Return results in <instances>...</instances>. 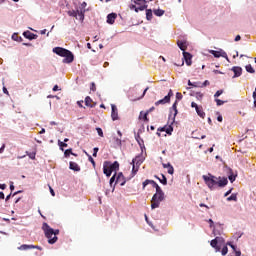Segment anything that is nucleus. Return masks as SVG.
I'll return each instance as SVG.
<instances>
[{"instance_id":"ddd939ff","label":"nucleus","mask_w":256,"mask_h":256,"mask_svg":"<svg viewBox=\"0 0 256 256\" xmlns=\"http://www.w3.org/2000/svg\"><path fill=\"white\" fill-rule=\"evenodd\" d=\"M23 36L25 39H29V41H33V39H37V34H33L31 31H25L23 32Z\"/></svg>"},{"instance_id":"f8f14e48","label":"nucleus","mask_w":256,"mask_h":256,"mask_svg":"<svg viewBox=\"0 0 256 256\" xmlns=\"http://www.w3.org/2000/svg\"><path fill=\"white\" fill-rule=\"evenodd\" d=\"M231 71H233L234 73V78L235 77H241V75L243 74V68L239 67V66H234L232 67Z\"/></svg>"},{"instance_id":"20e7f679","label":"nucleus","mask_w":256,"mask_h":256,"mask_svg":"<svg viewBox=\"0 0 256 256\" xmlns=\"http://www.w3.org/2000/svg\"><path fill=\"white\" fill-rule=\"evenodd\" d=\"M143 161H145V158H143L142 155H138L132 160L131 165H132L133 175L137 174V171H139V167H141V164L143 163Z\"/></svg>"},{"instance_id":"393cba45","label":"nucleus","mask_w":256,"mask_h":256,"mask_svg":"<svg viewBox=\"0 0 256 256\" xmlns=\"http://www.w3.org/2000/svg\"><path fill=\"white\" fill-rule=\"evenodd\" d=\"M146 19L147 21H151V19H153V11L151 9L146 10Z\"/></svg>"},{"instance_id":"f03ea898","label":"nucleus","mask_w":256,"mask_h":256,"mask_svg":"<svg viewBox=\"0 0 256 256\" xmlns=\"http://www.w3.org/2000/svg\"><path fill=\"white\" fill-rule=\"evenodd\" d=\"M42 231H44V235L46 239H48V243L50 245H55V243H57V240L59 239L57 238V235H59V229L54 230L49 226V224H47V222H44L42 224Z\"/></svg>"},{"instance_id":"c9c22d12","label":"nucleus","mask_w":256,"mask_h":256,"mask_svg":"<svg viewBox=\"0 0 256 256\" xmlns=\"http://www.w3.org/2000/svg\"><path fill=\"white\" fill-rule=\"evenodd\" d=\"M227 201H237V194H231V196L227 198Z\"/></svg>"},{"instance_id":"c85d7f7f","label":"nucleus","mask_w":256,"mask_h":256,"mask_svg":"<svg viewBox=\"0 0 256 256\" xmlns=\"http://www.w3.org/2000/svg\"><path fill=\"white\" fill-rule=\"evenodd\" d=\"M157 178L159 179L160 183H162V185H167V177H165V175L162 174V179L159 177Z\"/></svg>"},{"instance_id":"864d4df0","label":"nucleus","mask_w":256,"mask_h":256,"mask_svg":"<svg viewBox=\"0 0 256 256\" xmlns=\"http://www.w3.org/2000/svg\"><path fill=\"white\" fill-rule=\"evenodd\" d=\"M93 157H97V153H99V148L98 147H95L94 149H93Z\"/></svg>"},{"instance_id":"6ab92c4d","label":"nucleus","mask_w":256,"mask_h":256,"mask_svg":"<svg viewBox=\"0 0 256 256\" xmlns=\"http://www.w3.org/2000/svg\"><path fill=\"white\" fill-rule=\"evenodd\" d=\"M85 105L86 107H91V108L95 107V103L93 102V99H91V97L89 96L85 98Z\"/></svg>"},{"instance_id":"7ed1b4c3","label":"nucleus","mask_w":256,"mask_h":256,"mask_svg":"<svg viewBox=\"0 0 256 256\" xmlns=\"http://www.w3.org/2000/svg\"><path fill=\"white\" fill-rule=\"evenodd\" d=\"M53 53H56V55H59V57H65L63 63H73V61L75 60L73 52L65 48L55 47L53 48Z\"/></svg>"},{"instance_id":"7c9ffc66","label":"nucleus","mask_w":256,"mask_h":256,"mask_svg":"<svg viewBox=\"0 0 256 256\" xmlns=\"http://www.w3.org/2000/svg\"><path fill=\"white\" fill-rule=\"evenodd\" d=\"M58 145H59L61 151H64L63 147H68L67 143L62 142L61 140L58 141Z\"/></svg>"},{"instance_id":"473e14b6","label":"nucleus","mask_w":256,"mask_h":256,"mask_svg":"<svg viewBox=\"0 0 256 256\" xmlns=\"http://www.w3.org/2000/svg\"><path fill=\"white\" fill-rule=\"evenodd\" d=\"M215 102H216V105H217L218 107H221V105H225V101H223V100H221V99H219V98H216V99H215Z\"/></svg>"},{"instance_id":"c756f323","label":"nucleus","mask_w":256,"mask_h":256,"mask_svg":"<svg viewBox=\"0 0 256 256\" xmlns=\"http://www.w3.org/2000/svg\"><path fill=\"white\" fill-rule=\"evenodd\" d=\"M135 139H136L138 145H141V143H145V141H143V138H141V135H139V134H137L135 136Z\"/></svg>"},{"instance_id":"412c9836","label":"nucleus","mask_w":256,"mask_h":256,"mask_svg":"<svg viewBox=\"0 0 256 256\" xmlns=\"http://www.w3.org/2000/svg\"><path fill=\"white\" fill-rule=\"evenodd\" d=\"M77 16H78V18H76V19H79V21H84L85 10H77Z\"/></svg>"},{"instance_id":"052dcab7","label":"nucleus","mask_w":256,"mask_h":256,"mask_svg":"<svg viewBox=\"0 0 256 256\" xmlns=\"http://www.w3.org/2000/svg\"><path fill=\"white\" fill-rule=\"evenodd\" d=\"M85 7H87V2H83L81 4V9L80 10L85 11Z\"/></svg>"},{"instance_id":"79ce46f5","label":"nucleus","mask_w":256,"mask_h":256,"mask_svg":"<svg viewBox=\"0 0 256 256\" xmlns=\"http://www.w3.org/2000/svg\"><path fill=\"white\" fill-rule=\"evenodd\" d=\"M90 90L93 91V92L97 91V86L95 85V82L91 83Z\"/></svg>"},{"instance_id":"9d476101","label":"nucleus","mask_w":256,"mask_h":256,"mask_svg":"<svg viewBox=\"0 0 256 256\" xmlns=\"http://www.w3.org/2000/svg\"><path fill=\"white\" fill-rule=\"evenodd\" d=\"M111 117H112V121H117V119H119V111L117 110V106H115V104L111 105Z\"/></svg>"},{"instance_id":"603ef678","label":"nucleus","mask_w":256,"mask_h":256,"mask_svg":"<svg viewBox=\"0 0 256 256\" xmlns=\"http://www.w3.org/2000/svg\"><path fill=\"white\" fill-rule=\"evenodd\" d=\"M139 147H140V149H141V151H142V153L145 151V142H141L140 144H139Z\"/></svg>"},{"instance_id":"2f4dec72","label":"nucleus","mask_w":256,"mask_h":256,"mask_svg":"<svg viewBox=\"0 0 256 256\" xmlns=\"http://www.w3.org/2000/svg\"><path fill=\"white\" fill-rule=\"evenodd\" d=\"M85 155H87L88 161H90V163H92V165L95 167V160L93 159V157L87 152H85Z\"/></svg>"},{"instance_id":"c03bdc74","label":"nucleus","mask_w":256,"mask_h":256,"mask_svg":"<svg viewBox=\"0 0 256 256\" xmlns=\"http://www.w3.org/2000/svg\"><path fill=\"white\" fill-rule=\"evenodd\" d=\"M196 99H198V101H201V99H203V93L197 92L196 93Z\"/></svg>"},{"instance_id":"3c124183","label":"nucleus","mask_w":256,"mask_h":256,"mask_svg":"<svg viewBox=\"0 0 256 256\" xmlns=\"http://www.w3.org/2000/svg\"><path fill=\"white\" fill-rule=\"evenodd\" d=\"M226 245H229L233 251H237V247H235V245H233L231 242H227Z\"/></svg>"},{"instance_id":"0eeeda50","label":"nucleus","mask_w":256,"mask_h":256,"mask_svg":"<svg viewBox=\"0 0 256 256\" xmlns=\"http://www.w3.org/2000/svg\"><path fill=\"white\" fill-rule=\"evenodd\" d=\"M191 107L195 109L197 115L201 117V119H205V112L203 111V106L197 105V103L192 102Z\"/></svg>"},{"instance_id":"a211bd4d","label":"nucleus","mask_w":256,"mask_h":256,"mask_svg":"<svg viewBox=\"0 0 256 256\" xmlns=\"http://www.w3.org/2000/svg\"><path fill=\"white\" fill-rule=\"evenodd\" d=\"M162 165H163L164 169H168L169 175H173V173H175V169L173 168L171 163L162 164Z\"/></svg>"},{"instance_id":"cd10ccee","label":"nucleus","mask_w":256,"mask_h":256,"mask_svg":"<svg viewBox=\"0 0 256 256\" xmlns=\"http://www.w3.org/2000/svg\"><path fill=\"white\" fill-rule=\"evenodd\" d=\"M121 181H125V178L123 177V173H119L116 177V183H121Z\"/></svg>"},{"instance_id":"a878e982","label":"nucleus","mask_w":256,"mask_h":256,"mask_svg":"<svg viewBox=\"0 0 256 256\" xmlns=\"http://www.w3.org/2000/svg\"><path fill=\"white\" fill-rule=\"evenodd\" d=\"M20 251H27V249H33V245L23 244L18 248Z\"/></svg>"},{"instance_id":"09e8293b","label":"nucleus","mask_w":256,"mask_h":256,"mask_svg":"<svg viewBox=\"0 0 256 256\" xmlns=\"http://www.w3.org/2000/svg\"><path fill=\"white\" fill-rule=\"evenodd\" d=\"M96 131H97L99 137H103V129H101V128H96Z\"/></svg>"},{"instance_id":"49530a36","label":"nucleus","mask_w":256,"mask_h":256,"mask_svg":"<svg viewBox=\"0 0 256 256\" xmlns=\"http://www.w3.org/2000/svg\"><path fill=\"white\" fill-rule=\"evenodd\" d=\"M208 85H211V83L209 82V80H205L203 82V84L200 83V87H207Z\"/></svg>"},{"instance_id":"5fc2aeb1","label":"nucleus","mask_w":256,"mask_h":256,"mask_svg":"<svg viewBox=\"0 0 256 256\" xmlns=\"http://www.w3.org/2000/svg\"><path fill=\"white\" fill-rule=\"evenodd\" d=\"M152 187H154V189H157V187H159V184H157V182H155L154 180L151 181Z\"/></svg>"},{"instance_id":"4be33fe9","label":"nucleus","mask_w":256,"mask_h":256,"mask_svg":"<svg viewBox=\"0 0 256 256\" xmlns=\"http://www.w3.org/2000/svg\"><path fill=\"white\" fill-rule=\"evenodd\" d=\"M70 155L77 157V154L73 153V149H71V148L65 150V152H64V157L69 158Z\"/></svg>"},{"instance_id":"bb28decb","label":"nucleus","mask_w":256,"mask_h":256,"mask_svg":"<svg viewBox=\"0 0 256 256\" xmlns=\"http://www.w3.org/2000/svg\"><path fill=\"white\" fill-rule=\"evenodd\" d=\"M245 69L247 73H255V69H253V66H251V64L246 65Z\"/></svg>"},{"instance_id":"ea45409f","label":"nucleus","mask_w":256,"mask_h":256,"mask_svg":"<svg viewBox=\"0 0 256 256\" xmlns=\"http://www.w3.org/2000/svg\"><path fill=\"white\" fill-rule=\"evenodd\" d=\"M172 109L175 111L174 117H176L177 116V101H175L174 104L172 105Z\"/></svg>"},{"instance_id":"e2e57ef3","label":"nucleus","mask_w":256,"mask_h":256,"mask_svg":"<svg viewBox=\"0 0 256 256\" xmlns=\"http://www.w3.org/2000/svg\"><path fill=\"white\" fill-rule=\"evenodd\" d=\"M50 189V193L52 195V197H55V190H53V188L51 186H49Z\"/></svg>"},{"instance_id":"338daca9","label":"nucleus","mask_w":256,"mask_h":256,"mask_svg":"<svg viewBox=\"0 0 256 256\" xmlns=\"http://www.w3.org/2000/svg\"><path fill=\"white\" fill-rule=\"evenodd\" d=\"M129 7H130V9H131V10H133V9H134L135 11H136V9H138V8H139V7L135 6L134 4H131Z\"/></svg>"},{"instance_id":"69168bd1","label":"nucleus","mask_w":256,"mask_h":256,"mask_svg":"<svg viewBox=\"0 0 256 256\" xmlns=\"http://www.w3.org/2000/svg\"><path fill=\"white\" fill-rule=\"evenodd\" d=\"M149 115V113L145 112L143 119L144 121H149V118H147V116Z\"/></svg>"},{"instance_id":"6e6552de","label":"nucleus","mask_w":256,"mask_h":256,"mask_svg":"<svg viewBox=\"0 0 256 256\" xmlns=\"http://www.w3.org/2000/svg\"><path fill=\"white\" fill-rule=\"evenodd\" d=\"M135 5H139L138 8H136V13H139V11H145V8L147 7V0H134Z\"/></svg>"},{"instance_id":"5701e85b","label":"nucleus","mask_w":256,"mask_h":256,"mask_svg":"<svg viewBox=\"0 0 256 256\" xmlns=\"http://www.w3.org/2000/svg\"><path fill=\"white\" fill-rule=\"evenodd\" d=\"M154 15H156V17H163V15H165V10L156 9L154 10Z\"/></svg>"},{"instance_id":"8fccbe9b","label":"nucleus","mask_w":256,"mask_h":256,"mask_svg":"<svg viewBox=\"0 0 256 256\" xmlns=\"http://www.w3.org/2000/svg\"><path fill=\"white\" fill-rule=\"evenodd\" d=\"M160 131H166V126H164L162 128H158V132H157L158 137H161Z\"/></svg>"},{"instance_id":"aec40b11","label":"nucleus","mask_w":256,"mask_h":256,"mask_svg":"<svg viewBox=\"0 0 256 256\" xmlns=\"http://www.w3.org/2000/svg\"><path fill=\"white\" fill-rule=\"evenodd\" d=\"M112 172L115 171V173H117V171H119V162L115 161L114 163L110 164L108 166Z\"/></svg>"},{"instance_id":"72a5a7b5","label":"nucleus","mask_w":256,"mask_h":256,"mask_svg":"<svg viewBox=\"0 0 256 256\" xmlns=\"http://www.w3.org/2000/svg\"><path fill=\"white\" fill-rule=\"evenodd\" d=\"M165 133H167V135H171V133H173V126H166Z\"/></svg>"},{"instance_id":"a18cd8bd","label":"nucleus","mask_w":256,"mask_h":256,"mask_svg":"<svg viewBox=\"0 0 256 256\" xmlns=\"http://www.w3.org/2000/svg\"><path fill=\"white\" fill-rule=\"evenodd\" d=\"M236 178H237V176H235V175H233V174H231V175L228 176V179H229V181H230L231 183H233Z\"/></svg>"},{"instance_id":"423d86ee","label":"nucleus","mask_w":256,"mask_h":256,"mask_svg":"<svg viewBox=\"0 0 256 256\" xmlns=\"http://www.w3.org/2000/svg\"><path fill=\"white\" fill-rule=\"evenodd\" d=\"M209 53L213 55L216 59H219V57H223L224 59L229 60V57L227 56V52L220 50H209Z\"/></svg>"},{"instance_id":"4d7b16f0","label":"nucleus","mask_w":256,"mask_h":256,"mask_svg":"<svg viewBox=\"0 0 256 256\" xmlns=\"http://www.w3.org/2000/svg\"><path fill=\"white\" fill-rule=\"evenodd\" d=\"M147 91H149V87H147V88L143 91L141 97H139L138 99H143V97H145V94L147 93Z\"/></svg>"},{"instance_id":"13d9d810","label":"nucleus","mask_w":256,"mask_h":256,"mask_svg":"<svg viewBox=\"0 0 256 256\" xmlns=\"http://www.w3.org/2000/svg\"><path fill=\"white\" fill-rule=\"evenodd\" d=\"M35 155H36L35 152L28 153V157H30L31 159H35Z\"/></svg>"},{"instance_id":"37998d69","label":"nucleus","mask_w":256,"mask_h":256,"mask_svg":"<svg viewBox=\"0 0 256 256\" xmlns=\"http://www.w3.org/2000/svg\"><path fill=\"white\" fill-rule=\"evenodd\" d=\"M153 180H145L144 182H143V189H145L146 187H147V185H151V182H152Z\"/></svg>"},{"instance_id":"dca6fc26","label":"nucleus","mask_w":256,"mask_h":256,"mask_svg":"<svg viewBox=\"0 0 256 256\" xmlns=\"http://www.w3.org/2000/svg\"><path fill=\"white\" fill-rule=\"evenodd\" d=\"M107 163L108 162H105V164L103 166V173H104V175H106V177H111V173H113V172H112L111 168L109 166H107Z\"/></svg>"},{"instance_id":"f3484780","label":"nucleus","mask_w":256,"mask_h":256,"mask_svg":"<svg viewBox=\"0 0 256 256\" xmlns=\"http://www.w3.org/2000/svg\"><path fill=\"white\" fill-rule=\"evenodd\" d=\"M69 169H71L72 171H81V167L79 166V164L72 161L69 163Z\"/></svg>"},{"instance_id":"774afa93","label":"nucleus","mask_w":256,"mask_h":256,"mask_svg":"<svg viewBox=\"0 0 256 256\" xmlns=\"http://www.w3.org/2000/svg\"><path fill=\"white\" fill-rule=\"evenodd\" d=\"M254 107H256V92H253Z\"/></svg>"},{"instance_id":"e433bc0d","label":"nucleus","mask_w":256,"mask_h":256,"mask_svg":"<svg viewBox=\"0 0 256 256\" xmlns=\"http://www.w3.org/2000/svg\"><path fill=\"white\" fill-rule=\"evenodd\" d=\"M215 239L217 240V243L220 246H221L222 243H225V239H223V237H216Z\"/></svg>"},{"instance_id":"1a4fd4ad","label":"nucleus","mask_w":256,"mask_h":256,"mask_svg":"<svg viewBox=\"0 0 256 256\" xmlns=\"http://www.w3.org/2000/svg\"><path fill=\"white\" fill-rule=\"evenodd\" d=\"M171 95H173V91L170 90L167 96L155 102L156 107L159 105H165L166 103H169V101H171Z\"/></svg>"},{"instance_id":"58836bf2","label":"nucleus","mask_w":256,"mask_h":256,"mask_svg":"<svg viewBox=\"0 0 256 256\" xmlns=\"http://www.w3.org/2000/svg\"><path fill=\"white\" fill-rule=\"evenodd\" d=\"M156 194H158V195H165V193L163 192V190L161 189L160 186H158V187L156 188Z\"/></svg>"},{"instance_id":"6e6d98bb","label":"nucleus","mask_w":256,"mask_h":256,"mask_svg":"<svg viewBox=\"0 0 256 256\" xmlns=\"http://www.w3.org/2000/svg\"><path fill=\"white\" fill-rule=\"evenodd\" d=\"M115 177H117V173H115L111 179H110V185H112L115 182Z\"/></svg>"},{"instance_id":"4468645a","label":"nucleus","mask_w":256,"mask_h":256,"mask_svg":"<svg viewBox=\"0 0 256 256\" xmlns=\"http://www.w3.org/2000/svg\"><path fill=\"white\" fill-rule=\"evenodd\" d=\"M210 245H211V247H213V249H215L216 253H219V251H221V246L217 242L216 238L211 240Z\"/></svg>"},{"instance_id":"680f3d73","label":"nucleus","mask_w":256,"mask_h":256,"mask_svg":"<svg viewBox=\"0 0 256 256\" xmlns=\"http://www.w3.org/2000/svg\"><path fill=\"white\" fill-rule=\"evenodd\" d=\"M192 87H201V82L192 83Z\"/></svg>"},{"instance_id":"bf43d9fd","label":"nucleus","mask_w":256,"mask_h":256,"mask_svg":"<svg viewBox=\"0 0 256 256\" xmlns=\"http://www.w3.org/2000/svg\"><path fill=\"white\" fill-rule=\"evenodd\" d=\"M233 191V188H231L230 190H228L225 194H224V197H229V195H231Z\"/></svg>"},{"instance_id":"39448f33","label":"nucleus","mask_w":256,"mask_h":256,"mask_svg":"<svg viewBox=\"0 0 256 256\" xmlns=\"http://www.w3.org/2000/svg\"><path fill=\"white\" fill-rule=\"evenodd\" d=\"M165 200V194H154L151 199V209H157L161 202Z\"/></svg>"},{"instance_id":"b1692460","label":"nucleus","mask_w":256,"mask_h":256,"mask_svg":"<svg viewBox=\"0 0 256 256\" xmlns=\"http://www.w3.org/2000/svg\"><path fill=\"white\" fill-rule=\"evenodd\" d=\"M177 45H178L179 49H181V51H184V53H185V51L187 49V45L185 44V42L178 41Z\"/></svg>"},{"instance_id":"2eb2a0df","label":"nucleus","mask_w":256,"mask_h":256,"mask_svg":"<svg viewBox=\"0 0 256 256\" xmlns=\"http://www.w3.org/2000/svg\"><path fill=\"white\" fill-rule=\"evenodd\" d=\"M115 19H117V14L116 13H110L107 16V23L109 25H113V23H115Z\"/></svg>"},{"instance_id":"de8ad7c7","label":"nucleus","mask_w":256,"mask_h":256,"mask_svg":"<svg viewBox=\"0 0 256 256\" xmlns=\"http://www.w3.org/2000/svg\"><path fill=\"white\" fill-rule=\"evenodd\" d=\"M176 99H177L178 101H181V99H183V94H181L180 92H177V93H176Z\"/></svg>"},{"instance_id":"0e129e2a","label":"nucleus","mask_w":256,"mask_h":256,"mask_svg":"<svg viewBox=\"0 0 256 256\" xmlns=\"http://www.w3.org/2000/svg\"><path fill=\"white\" fill-rule=\"evenodd\" d=\"M32 249H38V251H43V248L41 246L33 245Z\"/></svg>"},{"instance_id":"f257e3e1","label":"nucleus","mask_w":256,"mask_h":256,"mask_svg":"<svg viewBox=\"0 0 256 256\" xmlns=\"http://www.w3.org/2000/svg\"><path fill=\"white\" fill-rule=\"evenodd\" d=\"M202 179L204 180V183H206L207 187L211 190V191H215V189H217V187L223 188L226 187L227 183H229V180H227V178L225 177H216L212 174H208L207 175H203Z\"/></svg>"},{"instance_id":"a19ab883","label":"nucleus","mask_w":256,"mask_h":256,"mask_svg":"<svg viewBox=\"0 0 256 256\" xmlns=\"http://www.w3.org/2000/svg\"><path fill=\"white\" fill-rule=\"evenodd\" d=\"M221 95H223V90H218V91L214 94V97H215V99H217V97H221Z\"/></svg>"},{"instance_id":"f704fd0d","label":"nucleus","mask_w":256,"mask_h":256,"mask_svg":"<svg viewBox=\"0 0 256 256\" xmlns=\"http://www.w3.org/2000/svg\"><path fill=\"white\" fill-rule=\"evenodd\" d=\"M68 15L70 17H75L77 19V10L76 11L75 10L68 11Z\"/></svg>"},{"instance_id":"9b49d317","label":"nucleus","mask_w":256,"mask_h":256,"mask_svg":"<svg viewBox=\"0 0 256 256\" xmlns=\"http://www.w3.org/2000/svg\"><path fill=\"white\" fill-rule=\"evenodd\" d=\"M183 59H184L186 65H188V67H191V64H192L191 59H193V56L191 55V53L183 52Z\"/></svg>"},{"instance_id":"4c0bfd02","label":"nucleus","mask_w":256,"mask_h":256,"mask_svg":"<svg viewBox=\"0 0 256 256\" xmlns=\"http://www.w3.org/2000/svg\"><path fill=\"white\" fill-rule=\"evenodd\" d=\"M227 253H229V248H227V246H224L221 250V254L226 255Z\"/></svg>"}]
</instances>
